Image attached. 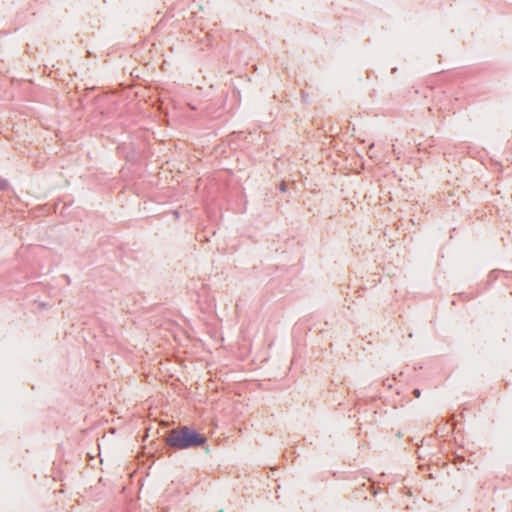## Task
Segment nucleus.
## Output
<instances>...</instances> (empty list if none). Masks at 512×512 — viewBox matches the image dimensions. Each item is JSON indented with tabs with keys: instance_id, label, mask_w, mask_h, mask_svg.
I'll use <instances>...</instances> for the list:
<instances>
[{
	"instance_id": "f03ea898",
	"label": "nucleus",
	"mask_w": 512,
	"mask_h": 512,
	"mask_svg": "<svg viewBox=\"0 0 512 512\" xmlns=\"http://www.w3.org/2000/svg\"><path fill=\"white\" fill-rule=\"evenodd\" d=\"M413 395H414L416 398H419V397H420V395H421L420 390H419V389H414V391H413Z\"/></svg>"
},
{
	"instance_id": "f257e3e1",
	"label": "nucleus",
	"mask_w": 512,
	"mask_h": 512,
	"mask_svg": "<svg viewBox=\"0 0 512 512\" xmlns=\"http://www.w3.org/2000/svg\"><path fill=\"white\" fill-rule=\"evenodd\" d=\"M166 443L177 449H187L189 447L202 446L206 443L207 439L202 434H199L190 428L183 426L178 429H173L168 432Z\"/></svg>"
}]
</instances>
